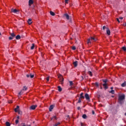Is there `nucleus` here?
Segmentation results:
<instances>
[{"label":"nucleus","instance_id":"nucleus-1","mask_svg":"<svg viewBox=\"0 0 126 126\" xmlns=\"http://www.w3.org/2000/svg\"><path fill=\"white\" fill-rule=\"evenodd\" d=\"M126 96L124 94L119 95L118 102L120 104H123L124 102V100L125 99Z\"/></svg>","mask_w":126,"mask_h":126},{"label":"nucleus","instance_id":"nucleus-2","mask_svg":"<svg viewBox=\"0 0 126 126\" xmlns=\"http://www.w3.org/2000/svg\"><path fill=\"white\" fill-rule=\"evenodd\" d=\"M102 81H103V82L104 83L103 84V87H104L105 90L108 89V86H107V85H108V84H107V81H108V80H107V79H103V80H102Z\"/></svg>","mask_w":126,"mask_h":126},{"label":"nucleus","instance_id":"nucleus-3","mask_svg":"<svg viewBox=\"0 0 126 126\" xmlns=\"http://www.w3.org/2000/svg\"><path fill=\"white\" fill-rule=\"evenodd\" d=\"M96 39H95L94 37H91L90 38L88 39V42H87V43L88 44H89L91 42V41H96Z\"/></svg>","mask_w":126,"mask_h":126},{"label":"nucleus","instance_id":"nucleus-4","mask_svg":"<svg viewBox=\"0 0 126 126\" xmlns=\"http://www.w3.org/2000/svg\"><path fill=\"white\" fill-rule=\"evenodd\" d=\"M85 97L87 100H88L89 101H90V96H89V95L88 94H85Z\"/></svg>","mask_w":126,"mask_h":126},{"label":"nucleus","instance_id":"nucleus-5","mask_svg":"<svg viewBox=\"0 0 126 126\" xmlns=\"http://www.w3.org/2000/svg\"><path fill=\"white\" fill-rule=\"evenodd\" d=\"M27 78L30 77L31 78H32L34 77V75H32L31 73L29 74H27L26 75Z\"/></svg>","mask_w":126,"mask_h":126},{"label":"nucleus","instance_id":"nucleus-6","mask_svg":"<svg viewBox=\"0 0 126 126\" xmlns=\"http://www.w3.org/2000/svg\"><path fill=\"white\" fill-rule=\"evenodd\" d=\"M36 107H37V105H33L31 106L30 109L34 110Z\"/></svg>","mask_w":126,"mask_h":126},{"label":"nucleus","instance_id":"nucleus-7","mask_svg":"<svg viewBox=\"0 0 126 126\" xmlns=\"http://www.w3.org/2000/svg\"><path fill=\"white\" fill-rule=\"evenodd\" d=\"M106 32L108 35H110V31L108 28H106Z\"/></svg>","mask_w":126,"mask_h":126},{"label":"nucleus","instance_id":"nucleus-8","mask_svg":"<svg viewBox=\"0 0 126 126\" xmlns=\"http://www.w3.org/2000/svg\"><path fill=\"white\" fill-rule=\"evenodd\" d=\"M73 64H74V66L76 67L78 65V62L77 61H75L74 63H73Z\"/></svg>","mask_w":126,"mask_h":126},{"label":"nucleus","instance_id":"nucleus-9","mask_svg":"<svg viewBox=\"0 0 126 126\" xmlns=\"http://www.w3.org/2000/svg\"><path fill=\"white\" fill-rule=\"evenodd\" d=\"M54 105H51L49 108V111H52V110L54 108Z\"/></svg>","mask_w":126,"mask_h":126},{"label":"nucleus","instance_id":"nucleus-10","mask_svg":"<svg viewBox=\"0 0 126 126\" xmlns=\"http://www.w3.org/2000/svg\"><path fill=\"white\" fill-rule=\"evenodd\" d=\"M29 5L31 6V5L33 4V1L32 0H29Z\"/></svg>","mask_w":126,"mask_h":126},{"label":"nucleus","instance_id":"nucleus-11","mask_svg":"<svg viewBox=\"0 0 126 126\" xmlns=\"http://www.w3.org/2000/svg\"><path fill=\"white\" fill-rule=\"evenodd\" d=\"M64 16L66 18L67 20L69 19V16L67 14H65Z\"/></svg>","mask_w":126,"mask_h":126},{"label":"nucleus","instance_id":"nucleus-12","mask_svg":"<svg viewBox=\"0 0 126 126\" xmlns=\"http://www.w3.org/2000/svg\"><path fill=\"white\" fill-rule=\"evenodd\" d=\"M11 11L14 13H16L18 11L16 9H12Z\"/></svg>","mask_w":126,"mask_h":126},{"label":"nucleus","instance_id":"nucleus-13","mask_svg":"<svg viewBox=\"0 0 126 126\" xmlns=\"http://www.w3.org/2000/svg\"><path fill=\"white\" fill-rule=\"evenodd\" d=\"M19 108V106H17L16 108L14 109L15 112H17V111H18Z\"/></svg>","mask_w":126,"mask_h":126},{"label":"nucleus","instance_id":"nucleus-14","mask_svg":"<svg viewBox=\"0 0 126 126\" xmlns=\"http://www.w3.org/2000/svg\"><path fill=\"white\" fill-rule=\"evenodd\" d=\"M28 23L29 25H31L32 23V19H29L28 21Z\"/></svg>","mask_w":126,"mask_h":126},{"label":"nucleus","instance_id":"nucleus-15","mask_svg":"<svg viewBox=\"0 0 126 126\" xmlns=\"http://www.w3.org/2000/svg\"><path fill=\"white\" fill-rule=\"evenodd\" d=\"M21 38V37L20 36V35H17L16 36V39L17 40H19Z\"/></svg>","mask_w":126,"mask_h":126},{"label":"nucleus","instance_id":"nucleus-16","mask_svg":"<svg viewBox=\"0 0 126 126\" xmlns=\"http://www.w3.org/2000/svg\"><path fill=\"white\" fill-rule=\"evenodd\" d=\"M60 82L61 83V84H63V83L64 79L63 78H62L61 79H60Z\"/></svg>","mask_w":126,"mask_h":126},{"label":"nucleus","instance_id":"nucleus-17","mask_svg":"<svg viewBox=\"0 0 126 126\" xmlns=\"http://www.w3.org/2000/svg\"><path fill=\"white\" fill-rule=\"evenodd\" d=\"M80 98H84V96H83V93H82L80 94V97H79Z\"/></svg>","mask_w":126,"mask_h":126},{"label":"nucleus","instance_id":"nucleus-18","mask_svg":"<svg viewBox=\"0 0 126 126\" xmlns=\"http://www.w3.org/2000/svg\"><path fill=\"white\" fill-rule=\"evenodd\" d=\"M58 91L61 92L62 91V88L60 87V86H58Z\"/></svg>","mask_w":126,"mask_h":126},{"label":"nucleus","instance_id":"nucleus-19","mask_svg":"<svg viewBox=\"0 0 126 126\" xmlns=\"http://www.w3.org/2000/svg\"><path fill=\"white\" fill-rule=\"evenodd\" d=\"M122 87H126V82H124V83H123L122 85H121Z\"/></svg>","mask_w":126,"mask_h":126},{"label":"nucleus","instance_id":"nucleus-20","mask_svg":"<svg viewBox=\"0 0 126 126\" xmlns=\"http://www.w3.org/2000/svg\"><path fill=\"white\" fill-rule=\"evenodd\" d=\"M10 35L11 37L14 38L15 37V34L14 33H10Z\"/></svg>","mask_w":126,"mask_h":126},{"label":"nucleus","instance_id":"nucleus-21","mask_svg":"<svg viewBox=\"0 0 126 126\" xmlns=\"http://www.w3.org/2000/svg\"><path fill=\"white\" fill-rule=\"evenodd\" d=\"M82 117H83V119H85L87 118V116L86 114H84V115H83Z\"/></svg>","mask_w":126,"mask_h":126},{"label":"nucleus","instance_id":"nucleus-22","mask_svg":"<svg viewBox=\"0 0 126 126\" xmlns=\"http://www.w3.org/2000/svg\"><path fill=\"white\" fill-rule=\"evenodd\" d=\"M5 125H6V126H10V124L8 122H6L5 123Z\"/></svg>","mask_w":126,"mask_h":126},{"label":"nucleus","instance_id":"nucleus-23","mask_svg":"<svg viewBox=\"0 0 126 126\" xmlns=\"http://www.w3.org/2000/svg\"><path fill=\"white\" fill-rule=\"evenodd\" d=\"M50 13L53 16L55 15V14L53 12H52V11H50Z\"/></svg>","mask_w":126,"mask_h":126},{"label":"nucleus","instance_id":"nucleus-24","mask_svg":"<svg viewBox=\"0 0 126 126\" xmlns=\"http://www.w3.org/2000/svg\"><path fill=\"white\" fill-rule=\"evenodd\" d=\"M51 120H53L54 119L57 120V118L56 117V116H54L53 117L51 118Z\"/></svg>","mask_w":126,"mask_h":126},{"label":"nucleus","instance_id":"nucleus-25","mask_svg":"<svg viewBox=\"0 0 126 126\" xmlns=\"http://www.w3.org/2000/svg\"><path fill=\"white\" fill-rule=\"evenodd\" d=\"M88 74L91 76H93V74L92 72L90 71H88Z\"/></svg>","mask_w":126,"mask_h":126},{"label":"nucleus","instance_id":"nucleus-26","mask_svg":"<svg viewBox=\"0 0 126 126\" xmlns=\"http://www.w3.org/2000/svg\"><path fill=\"white\" fill-rule=\"evenodd\" d=\"M34 44H32V47H31V50H33V49H34Z\"/></svg>","mask_w":126,"mask_h":126},{"label":"nucleus","instance_id":"nucleus-27","mask_svg":"<svg viewBox=\"0 0 126 126\" xmlns=\"http://www.w3.org/2000/svg\"><path fill=\"white\" fill-rule=\"evenodd\" d=\"M58 78H60V79L63 78V76L61 75V74H60L59 76H58Z\"/></svg>","mask_w":126,"mask_h":126},{"label":"nucleus","instance_id":"nucleus-28","mask_svg":"<svg viewBox=\"0 0 126 126\" xmlns=\"http://www.w3.org/2000/svg\"><path fill=\"white\" fill-rule=\"evenodd\" d=\"M110 93H111L112 94H115V91L112 90L110 92Z\"/></svg>","mask_w":126,"mask_h":126},{"label":"nucleus","instance_id":"nucleus-29","mask_svg":"<svg viewBox=\"0 0 126 126\" xmlns=\"http://www.w3.org/2000/svg\"><path fill=\"white\" fill-rule=\"evenodd\" d=\"M60 124V122H58L57 123L55 124V125H54V126H58Z\"/></svg>","mask_w":126,"mask_h":126},{"label":"nucleus","instance_id":"nucleus-30","mask_svg":"<svg viewBox=\"0 0 126 126\" xmlns=\"http://www.w3.org/2000/svg\"><path fill=\"white\" fill-rule=\"evenodd\" d=\"M70 86H71L73 85V83L72 81L69 82Z\"/></svg>","mask_w":126,"mask_h":126},{"label":"nucleus","instance_id":"nucleus-31","mask_svg":"<svg viewBox=\"0 0 126 126\" xmlns=\"http://www.w3.org/2000/svg\"><path fill=\"white\" fill-rule=\"evenodd\" d=\"M27 88L26 86L24 87V89H23V90L24 91H26L27 90Z\"/></svg>","mask_w":126,"mask_h":126},{"label":"nucleus","instance_id":"nucleus-32","mask_svg":"<svg viewBox=\"0 0 126 126\" xmlns=\"http://www.w3.org/2000/svg\"><path fill=\"white\" fill-rule=\"evenodd\" d=\"M18 113L19 115H21L22 114V112L20 110H18Z\"/></svg>","mask_w":126,"mask_h":126},{"label":"nucleus","instance_id":"nucleus-33","mask_svg":"<svg viewBox=\"0 0 126 126\" xmlns=\"http://www.w3.org/2000/svg\"><path fill=\"white\" fill-rule=\"evenodd\" d=\"M123 50L124 51H126V47H123L122 48Z\"/></svg>","mask_w":126,"mask_h":126},{"label":"nucleus","instance_id":"nucleus-34","mask_svg":"<svg viewBox=\"0 0 126 126\" xmlns=\"http://www.w3.org/2000/svg\"><path fill=\"white\" fill-rule=\"evenodd\" d=\"M72 49L73 50H75L76 49V47H75V46H73V47H72Z\"/></svg>","mask_w":126,"mask_h":126},{"label":"nucleus","instance_id":"nucleus-35","mask_svg":"<svg viewBox=\"0 0 126 126\" xmlns=\"http://www.w3.org/2000/svg\"><path fill=\"white\" fill-rule=\"evenodd\" d=\"M22 94H23L22 91H21L18 94H19V95H21Z\"/></svg>","mask_w":126,"mask_h":126},{"label":"nucleus","instance_id":"nucleus-36","mask_svg":"<svg viewBox=\"0 0 126 126\" xmlns=\"http://www.w3.org/2000/svg\"><path fill=\"white\" fill-rule=\"evenodd\" d=\"M81 98H79V100H78V102L77 103H81Z\"/></svg>","mask_w":126,"mask_h":126},{"label":"nucleus","instance_id":"nucleus-37","mask_svg":"<svg viewBox=\"0 0 126 126\" xmlns=\"http://www.w3.org/2000/svg\"><path fill=\"white\" fill-rule=\"evenodd\" d=\"M14 38V37H13L12 36H10L9 37V40H12V39H13Z\"/></svg>","mask_w":126,"mask_h":126},{"label":"nucleus","instance_id":"nucleus-38","mask_svg":"<svg viewBox=\"0 0 126 126\" xmlns=\"http://www.w3.org/2000/svg\"><path fill=\"white\" fill-rule=\"evenodd\" d=\"M69 0H65V3L68 4Z\"/></svg>","mask_w":126,"mask_h":126},{"label":"nucleus","instance_id":"nucleus-39","mask_svg":"<svg viewBox=\"0 0 126 126\" xmlns=\"http://www.w3.org/2000/svg\"><path fill=\"white\" fill-rule=\"evenodd\" d=\"M107 28H106L105 26L103 27V30H104L105 29L107 30Z\"/></svg>","mask_w":126,"mask_h":126},{"label":"nucleus","instance_id":"nucleus-40","mask_svg":"<svg viewBox=\"0 0 126 126\" xmlns=\"http://www.w3.org/2000/svg\"><path fill=\"white\" fill-rule=\"evenodd\" d=\"M18 123H19V120H16L15 121V123H16V124H17Z\"/></svg>","mask_w":126,"mask_h":126},{"label":"nucleus","instance_id":"nucleus-41","mask_svg":"<svg viewBox=\"0 0 126 126\" xmlns=\"http://www.w3.org/2000/svg\"><path fill=\"white\" fill-rule=\"evenodd\" d=\"M49 79H50L49 77H47L46 78V80L48 82L49 81Z\"/></svg>","mask_w":126,"mask_h":126},{"label":"nucleus","instance_id":"nucleus-42","mask_svg":"<svg viewBox=\"0 0 126 126\" xmlns=\"http://www.w3.org/2000/svg\"><path fill=\"white\" fill-rule=\"evenodd\" d=\"M92 114L94 115L95 114L94 111V110L92 111Z\"/></svg>","mask_w":126,"mask_h":126},{"label":"nucleus","instance_id":"nucleus-43","mask_svg":"<svg viewBox=\"0 0 126 126\" xmlns=\"http://www.w3.org/2000/svg\"><path fill=\"white\" fill-rule=\"evenodd\" d=\"M95 85H96V86H97V87L99 86V85H98V84L97 83H95Z\"/></svg>","mask_w":126,"mask_h":126},{"label":"nucleus","instance_id":"nucleus-44","mask_svg":"<svg viewBox=\"0 0 126 126\" xmlns=\"http://www.w3.org/2000/svg\"><path fill=\"white\" fill-rule=\"evenodd\" d=\"M8 102H9V103H12V101L11 100H10L8 101Z\"/></svg>","mask_w":126,"mask_h":126},{"label":"nucleus","instance_id":"nucleus-45","mask_svg":"<svg viewBox=\"0 0 126 126\" xmlns=\"http://www.w3.org/2000/svg\"><path fill=\"white\" fill-rule=\"evenodd\" d=\"M81 126H84V125L82 123H81Z\"/></svg>","mask_w":126,"mask_h":126},{"label":"nucleus","instance_id":"nucleus-46","mask_svg":"<svg viewBox=\"0 0 126 126\" xmlns=\"http://www.w3.org/2000/svg\"><path fill=\"white\" fill-rule=\"evenodd\" d=\"M117 21H118V22L119 23L120 22V21H119V19L118 18H117Z\"/></svg>","mask_w":126,"mask_h":126},{"label":"nucleus","instance_id":"nucleus-47","mask_svg":"<svg viewBox=\"0 0 126 126\" xmlns=\"http://www.w3.org/2000/svg\"><path fill=\"white\" fill-rule=\"evenodd\" d=\"M124 26L125 27H126V23H125L124 24Z\"/></svg>","mask_w":126,"mask_h":126},{"label":"nucleus","instance_id":"nucleus-48","mask_svg":"<svg viewBox=\"0 0 126 126\" xmlns=\"http://www.w3.org/2000/svg\"><path fill=\"white\" fill-rule=\"evenodd\" d=\"M77 109L78 110H80V107H78Z\"/></svg>","mask_w":126,"mask_h":126},{"label":"nucleus","instance_id":"nucleus-49","mask_svg":"<svg viewBox=\"0 0 126 126\" xmlns=\"http://www.w3.org/2000/svg\"><path fill=\"white\" fill-rule=\"evenodd\" d=\"M17 118L18 119H19L20 117H19V116H18L17 117Z\"/></svg>","mask_w":126,"mask_h":126},{"label":"nucleus","instance_id":"nucleus-50","mask_svg":"<svg viewBox=\"0 0 126 126\" xmlns=\"http://www.w3.org/2000/svg\"><path fill=\"white\" fill-rule=\"evenodd\" d=\"M26 126V125H25V124H23V126Z\"/></svg>","mask_w":126,"mask_h":126},{"label":"nucleus","instance_id":"nucleus-51","mask_svg":"<svg viewBox=\"0 0 126 126\" xmlns=\"http://www.w3.org/2000/svg\"><path fill=\"white\" fill-rule=\"evenodd\" d=\"M120 19L122 20V19H123V17H121V18H120Z\"/></svg>","mask_w":126,"mask_h":126},{"label":"nucleus","instance_id":"nucleus-52","mask_svg":"<svg viewBox=\"0 0 126 126\" xmlns=\"http://www.w3.org/2000/svg\"><path fill=\"white\" fill-rule=\"evenodd\" d=\"M81 77L82 78V80H84V78H83V77L82 76H81Z\"/></svg>","mask_w":126,"mask_h":126},{"label":"nucleus","instance_id":"nucleus-53","mask_svg":"<svg viewBox=\"0 0 126 126\" xmlns=\"http://www.w3.org/2000/svg\"><path fill=\"white\" fill-rule=\"evenodd\" d=\"M111 90L113 89V87H111Z\"/></svg>","mask_w":126,"mask_h":126},{"label":"nucleus","instance_id":"nucleus-54","mask_svg":"<svg viewBox=\"0 0 126 126\" xmlns=\"http://www.w3.org/2000/svg\"><path fill=\"white\" fill-rule=\"evenodd\" d=\"M67 118H69V115H67Z\"/></svg>","mask_w":126,"mask_h":126},{"label":"nucleus","instance_id":"nucleus-55","mask_svg":"<svg viewBox=\"0 0 126 126\" xmlns=\"http://www.w3.org/2000/svg\"><path fill=\"white\" fill-rule=\"evenodd\" d=\"M27 126H31V125H27Z\"/></svg>","mask_w":126,"mask_h":126},{"label":"nucleus","instance_id":"nucleus-56","mask_svg":"<svg viewBox=\"0 0 126 126\" xmlns=\"http://www.w3.org/2000/svg\"><path fill=\"white\" fill-rule=\"evenodd\" d=\"M1 35V33L0 32V35Z\"/></svg>","mask_w":126,"mask_h":126},{"label":"nucleus","instance_id":"nucleus-57","mask_svg":"<svg viewBox=\"0 0 126 126\" xmlns=\"http://www.w3.org/2000/svg\"><path fill=\"white\" fill-rule=\"evenodd\" d=\"M125 115L126 116V113L125 114Z\"/></svg>","mask_w":126,"mask_h":126},{"label":"nucleus","instance_id":"nucleus-58","mask_svg":"<svg viewBox=\"0 0 126 126\" xmlns=\"http://www.w3.org/2000/svg\"><path fill=\"white\" fill-rule=\"evenodd\" d=\"M102 89V87H101V89Z\"/></svg>","mask_w":126,"mask_h":126},{"label":"nucleus","instance_id":"nucleus-59","mask_svg":"<svg viewBox=\"0 0 126 126\" xmlns=\"http://www.w3.org/2000/svg\"><path fill=\"white\" fill-rule=\"evenodd\" d=\"M112 97H114V96H112Z\"/></svg>","mask_w":126,"mask_h":126}]
</instances>
